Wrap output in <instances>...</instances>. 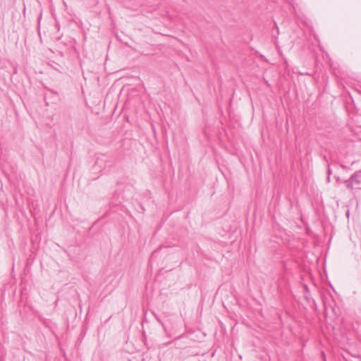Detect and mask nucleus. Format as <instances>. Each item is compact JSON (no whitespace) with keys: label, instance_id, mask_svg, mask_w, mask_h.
Instances as JSON below:
<instances>
[{"label":"nucleus","instance_id":"1","mask_svg":"<svg viewBox=\"0 0 361 361\" xmlns=\"http://www.w3.org/2000/svg\"><path fill=\"white\" fill-rule=\"evenodd\" d=\"M345 183L348 188L352 189L354 187L358 188L361 184V170L355 172Z\"/></svg>","mask_w":361,"mask_h":361}]
</instances>
